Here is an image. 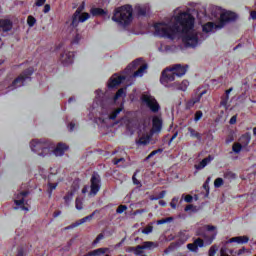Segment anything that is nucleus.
<instances>
[{
	"mask_svg": "<svg viewBox=\"0 0 256 256\" xmlns=\"http://www.w3.org/2000/svg\"><path fill=\"white\" fill-rule=\"evenodd\" d=\"M233 255V251L227 249L226 247L221 248L220 256H230Z\"/></svg>",
	"mask_w": 256,
	"mask_h": 256,
	"instance_id": "obj_32",
	"label": "nucleus"
},
{
	"mask_svg": "<svg viewBox=\"0 0 256 256\" xmlns=\"http://www.w3.org/2000/svg\"><path fill=\"white\" fill-rule=\"evenodd\" d=\"M132 121L129 118V114H127L126 116H124L121 120H120V125H123L124 127H126L127 129H131V125H132Z\"/></svg>",
	"mask_w": 256,
	"mask_h": 256,
	"instance_id": "obj_24",
	"label": "nucleus"
},
{
	"mask_svg": "<svg viewBox=\"0 0 256 256\" xmlns=\"http://www.w3.org/2000/svg\"><path fill=\"white\" fill-rule=\"evenodd\" d=\"M154 155H157V151L151 152V153L147 156V159H151V157H153Z\"/></svg>",
	"mask_w": 256,
	"mask_h": 256,
	"instance_id": "obj_55",
	"label": "nucleus"
},
{
	"mask_svg": "<svg viewBox=\"0 0 256 256\" xmlns=\"http://www.w3.org/2000/svg\"><path fill=\"white\" fill-rule=\"evenodd\" d=\"M237 123V116H233L231 119H230V125H235Z\"/></svg>",
	"mask_w": 256,
	"mask_h": 256,
	"instance_id": "obj_47",
	"label": "nucleus"
},
{
	"mask_svg": "<svg viewBox=\"0 0 256 256\" xmlns=\"http://www.w3.org/2000/svg\"><path fill=\"white\" fill-rule=\"evenodd\" d=\"M33 75V68H29L22 75L16 78L10 86H8V91H13V89H17V87H21L25 85V81L29 79Z\"/></svg>",
	"mask_w": 256,
	"mask_h": 256,
	"instance_id": "obj_13",
	"label": "nucleus"
},
{
	"mask_svg": "<svg viewBox=\"0 0 256 256\" xmlns=\"http://www.w3.org/2000/svg\"><path fill=\"white\" fill-rule=\"evenodd\" d=\"M187 69L189 66L176 64L170 68L165 69L162 72V77L160 79L162 85L167 86V83H171L175 79V77H183L187 73Z\"/></svg>",
	"mask_w": 256,
	"mask_h": 256,
	"instance_id": "obj_8",
	"label": "nucleus"
},
{
	"mask_svg": "<svg viewBox=\"0 0 256 256\" xmlns=\"http://www.w3.org/2000/svg\"><path fill=\"white\" fill-rule=\"evenodd\" d=\"M159 205H161L162 207H165V205H167V203L163 200H160Z\"/></svg>",
	"mask_w": 256,
	"mask_h": 256,
	"instance_id": "obj_58",
	"label": "nucleus"
},
{
	"mask_svg": "<svg viewBox=\"0 0 256 256\" xmlns=\"http://www.w3.org/2000/svg\"><path fill=\"white\" fill-rule=\"evenodd\" d=\"M187 87H189V81L183 80L178 86V89H180V91H187Z\"/></svg>",
	"mask_w": 256,
	"mask_h": 256,
	"instance_id": "obj_33",
	"label": "nucleus"
},
{
	"mask_svg": "<svg viewBox=\"0 0 256 256\" xmlns=\"http://www.w3.org/2000/svg\"><path fill=\"white\" fill-rule=\"evenodd\" d=\"M184 201H185L186 203H191V201H193V196H191V195H186V196L184 197Z\"/></svg>",
	"mask_w": 256,
	"mask_h": 256,
	"instance_id": "obj_44",
	"label": "nucleus"
},
{
	"mask_svg": "<svg viewBox=\"0 0 256 256\" xmlns=\"http://www.w3.org/2000/svg\"><path fill=\"white\" fill-rule=\"evenodd\" d=\"M249 143H251V134L246 133L232 145V151L234 153H241L243 149H247Z\"/></svg>",
	"mask_w": 256,
	"mask_h": 256,
	"instance_id": "obj_12",
	"label": "nucleus"
},
{
	"mask_svg": "<svg viewBox=\"0 0 256 256\" xmlns=\"http://www.w3.org/2000/svg\"><path fill=\"white\" fill-rule=\"evenodd\" d=\"M231 91H233L232 88L226 90V99H229V93H231Z\"/></svg>",
	"mask_w": 256,
	"mask_h": 256,
	"instance_id": "obj_56",
	"label": "nucleus"
},
{
	"mask_svg": "<svg viewBox=\"0 0 256 256\" xmlns=\"http://www.w3.org/2000/svg\"><path fill=\"white\" fill-rule=\"evenodd\" d=\"M145 73H147V63H145L144 59L138 58L127 66V68L125 69V76H119V74H114L108 82V87L109 89H113L121 85V83H123V80L127 79L128 76L143 77Z\"/></svg>",
	"mask_w": 256,
	"mask_h": 256,
	"instance_id": "obj_5",
	"label": "nucleus"
},
{
	"mask_svg": "<svg viewBox=\"0 0 256 256\" xmlns=\"http://www.w3.org/2000/svg\"><path fill=\"white\" fill-rule=\"evenodd\" d=\"M90 13L94 17H97V15H107V11L101 8H91Z\"/></svg>",
	"mask_w": 256,
	"mask_h": 256,
	"instance_id": "obj_26",
	"label": "nucleus"
},
{
	"mask_svg": "<svg viewBox=\"0 0 256 256\" xmlns=\"http://www.w3.org/2000/svg\"><path fill=\"white\" fill-rule=\"evenodd\" d=\"M211 161H213V156H208L204 158L198 165H196L195 168L198 170L205 169V167H207Z\"/></svg>",
	"mask_w": 256,
	"mask_h": 256,
	"instance_id": "obj_23",
	"label": "nucleus"
},
{
	"mask_svg": "<svg viewBox=\"0 0 256 256\" xmlns=\"http://www.w3.org/2000/svg\"><path fill=\"white\" fill-rule=\"evenodd\" d=\"M217 254L216 246H212L209 250L208 256H215Z\"/></svg>",
	"mask_w": 256,
	"mask_h": 256,
	"instance_id": "obj_40",
	"label": "nucleus"
},
{
	"mask_svg": "<svg viewBox=\"0 0 256 256\" xmlns=\"http://www.w3.org/2000/svg\"><path fill=\"white\" fill-rule=\"evenodd\" d=\"M159 51H167V46H161V47H159Z\"/></svg>",
	"mask_w": 256,
	"mask_h": 256,
	"instance_id": "obj_59",
	"label": "nucleus"
},
{
	"mask_svg": "<svg viewBox=\"0 0 256 256\" xmlns=\"http://www.w3.org/2000/svg\"><path fill=\"white\" fill-rule=\"evenodd\" d=\"M204 92L200 93L199 95L191 98L187 103H186V107L187 109H191L192 107H195V105H197V103H199V101H201V96L203 95Z\"/></svg>",
	"mask_w": 256,
	"mask_h": 256,
	"instance_id": "obj_21",
	"label": "nucleus"
},
{
	"mask_svg": "<svg viewBox=\"0 0 256 256\" xmlns=\"http://www.w3.org/2000/svg\"><path fill=\"white\" fill-rule=\"evenodd\" d=\"M112 21L120 27H129V24L133 23V6L126 4L117 7L113 12Z\"/></svg>",
	"mask_w": 256,
	"mask_h": 256,
	"instance_id": "obj_7",
	"label": "nucleus"
},
{
	"mask_svg": "<svg viewBox=\"0 0 256 256\" xmlns=\"http://www.w3.org/2000/svg\"><path fill=\"white\" fill-rule=\"evenodd\" d=\"M75 59V54L71 51L65 50L63 53H61L59 61L64 65V67H67L69 65H72L73 60Z\"/></svg>",
	"mask_w": 256,
	"mask_h": 256,
	"instance_id": "obj_16",
	"label": "nucleus"
},
{
	"mask_svg": "<svg viewBox=\"0 0 256 256\" xmlns=\"http://www.w3.org/2000/svg\"><path fill=\"white\" fill-rule=\"evenodd\" d=\"M0 27L4 31H9V29H11V21L10 20H0Z\"/></svg>",
	"mask_w": 256,
	"mask_h": 256,
	"instance_id": "obj_29",
	"label": "nucleus"
},
{
	"mask_svg": "<svg viewBox=\"0 0 256 256\" xmlns=\"http://www.w3.org/2000/svg\"><path fill=\"white\" fill-rule=\"evenodd\" d=\"M49 11H51V6H49V4H46L44 6V13H49Z\"/></svg>",
	"mask_w": 256,
	"mask_h": 256,
	"instance_id": "obj_50",
	"label": "nucleus"
},
{
	"mask_svg": "<svg viewBox=\"0 0 256 256\" xmlns=\"http://www.w3.org/2000/svg\"><path fill=\"white\" fill-rule=\"evenodd\" d=\"M198 235H201L203 239L198 238L194 241V243L188 244L187 247L189 251L196 252L199 247L211 245L217 236V228L211 225L204 226L203 232H198Z\"/></svg>",
	"mask_w": 256,
	"mask_h": 256,
	"instance_id": "obj_6",
	"label": "nucleus"
},
{
	"mask_svg": "<svg viewBox=\"0 0 256 256\" xmlns=\"http://www.w3.org/2000/svg\"><path fill=\"white\" fill-rule=\"evenodd\" d=\"M140 101L142 105L150 108V110H152L154 113H157V111H159V103H157V100L151 94L143 93Z\"/></svg>",
	"mask_w": 256,
	"mask_h": 256,
	"instance_id": "obj_11",
	"label": "nucleus"
},
{
	"mask_svg": "<svg viewBox=\"0 0 256 256\" xmlns=\"http://www.w3.org/2000/svg\"><path fill=\"white\" fill-rule=\"evenodd\" d=\"M59 167L54 166L50 168V174L48 175V192L51 194L54 189H57V185L61 179L59 178Z\"/></svg>",
	"mask_w": 256,
	"mask_h": 256,
	"instance_id": "obj_10",
	"label": "nucleus"
},
{
	"mask_svg": "<svg viewBox=\"0 0 256 256\" xmlns=\"http://www.w3.org/2000/svg\"><path fill=\"white\" fill-rule=\"evenodd\" d=\"M89 17H91V15H89V13L84 12V13H80L77 16V23H85V21H87L89 19Z\"/></svg>",
	"mask_w": 256,
	"mask_h": 256,
	"instance_id": "obj_27",
	"label": "nucleus"
},
{
	"mask_svg": "<svg viewBox=\"0 0 256 256\" xmlns=\"http://www.w3.org/2000/svg\"><path fill=\"white\" fill-rule=\"evenodd\" d=\"M25 197H27V192H19L15 198L14 203L16 205L15 209H22V211H29V208L25 207Z\"/></svg>",
	"mask_w": 256,
	"mask_h": 256,
	"instance_id": "obj_15",
	"label": "nucleus"
},
{
	"mask_svg": "<svg viewBox=\"0 0 256 256\" xmlns=\"http://www.w3.org/2000/svg\"><path fill=\"white\" fill-rule=\"evenodd\" d=\"M76 209L78 210L83 209V202L79 198L76 199Z\"/></svg>",
	"mask_w": 256,
	"mask_h": 256,
	"instance_id": "obj_42",
	"label": "nucleus"
},
{
	"mask_svg": "<svg viewBox=\"0 0 256 256\" xmlns=\"http://www.w3.org/2000/svg\"><path fill=\"white\" fill-rule=\"evenodd\" d=\"M116 211H117V213H123V212L127 211V206L121 205V206H119V207L117 208Z\"/></svg>",
	"mask_w": 256,
	"mask_h": 256,
	"instance_id": "obj_43",
	"label": "nucleus"
},
{
	"mask_svg": "<svg viewBox=\"0 0 256 256\" xmlns=\"http://www.w3.org/2000/svg\"><path fill=\"white\" fill-rule=\"evenodd\" d=\"M177 203H179V197H174L170 202V207H172V209H177Z\"/></svg>",
	"mask_w": 256,
	"mask_h": 256,
	"instance_id": "obj_36",
	"label": "nucleus"
},
{
	"mask_svg": "<svg viewBox=\"0 0 256 256\" xmlns=\"http://www.w3.org/2000/svg\"><path fill=\"white\" fill-rule=\"evenodd\" d=\"M169 221H173V218L169 217V218L158 220L157 225H163L165 223H169Z\"/></svg>",
	"mask_w": 256,
	"mask_h": 256,
	"instance_id": "obj_39",
	"label": "nucleus"
},
{
	"mask_svg": "<svg viewBox=\"0 0 256 256\" xmlns=\"http://www.w3.org/2000/svg\"><path fill=\"white\" fill-rule=\"evenodd\" d=\"M91 219H93V215L86 216V217L80 219L79 221H77L75 223L74 227H79V225H83V223H87V221H91Z\"/></svg>",
	"mask_w": 256,
	"mask_h": 256,
	"instance_id": "obj_30",
	"label": "nucleus"
},
{
	"mask_svg": "<svg viewBox=\"0 0 256 256\" xmlns=\"http://www.w3.org/2000/svg\"><path fill=\"white\" fill-rule=\"evenodd\" d=\"M203 118V112L201 110L196 111L194 115V121L197 123V121H201Z\"/></svg>",
	"mask_w": 256,
	"mask_h": 256,
	"instance_id": "obj_34",
	"label": "nucleus"
},
{
	"mask_svg": "<svg viewBox=\"0 0 256 256\" xmlns=\"http://www.w3.org/2000/svg\"><path fill=\"white\" fill-rule=\"evenodd\" d=\"M83 9H85V2H83L82 5L79 6L76 12L74 13L71 23L72 27H77V17H79V14L83 11Z\"/></svg>",
	"mask_w": 256,
	"mask_h": 256,
	"instance_id": "obj_22",
	"label": "nucleus"
},
{
	"mask_svg": "<svg viewBox=\"0 0 256 256\" xmlns=\"http://www.w3.org/2000/svg\"><path fill=\"white\" fill-rule=\"evenodd\" d=\"M163 127V120L160 116H154L152 118V125L150 119H144L140 121L138 126V140L137 145L144 146L149 145L153 133H161Z\"/></svg>",
	"mask_w": 256,
	"mask_h": 256,
	"instance_id": "obj_4",
	"label": "nucleus"
},
{
	"mask_svg": "<svg viewBox=\"0 0 256 256\" xmlns=\"http://www.w3.org/2000/svg\"><path fill=\"white\" fill-rule=\"evenodd\" d=\"M149 9H151L149 4H138L135 6V11L138 13V15H145Z\"/></svg>",
	"mask_w": 256,
	"mask_h": 256,
	"instance_id": "obj_20",
	"label": "nucleus"
},
{
	"mask_svg": "<svg viewBox=\"0 0 256 256\" xmlns=\"http://www.w3.org/2000/svg\"><path fill=\"white\" fill-rule=\"evenodd\" d=\"M77 189H79V186H73L72 190L64 197L66 203H69L73 199V195H75Z\"/></svg>",
	"mask_w": 256,
	"mask_h": 256,
	"instance_id": "obj_28",
	"label": "nucleus"
},
{
	"mask_svg": "<svg viewBox=\"0 0 256 256\" xmlns=\"http://www.w3.org/2000/svg\"><path fill=\"white\" fill-rule=\"evenodd\" d=\"M125 88H121L113 99H106L103 91H96V100L92 107L90 119L95 118V107L100 105V113L106 115V119H117L121 111L125 109Z\"/></svg>",
	"mask_w": 256,
	"mask_h": 256,
	"instance_id": "obj_2",
	"label": "nucleus"
},
{
	"mask_svg": "<svg viewBox=\"0 0 256 256\" xmlns=\"http://www.w3.org/2000/svg\"><path fill=\"white\" fill-rule=\"evenodd\" d=\"M250 17H251L254 21H256V11H251V12H250Z\"/></svg>",
	"mask_w": 256,
	"mask_h": 256,
	"instance_id": "obj_52",
	"label": "nucleus"
},
{
	"mask_svg": "<svg viewBox=\"0 0 256 256\" xmlns=\"http://www.w3.org/2000/svg\"><path fill=\"white\" fill-rule=\"evenodd\" d=\"M27 23H28L29 27H33L35 25V23H37V20L33 16H28Z\"/></svg>",
	"mask_w": 256,
	"mask_h": 256,
	"instance_id": "obj_35",
	"label": "nucleus"
},
{
	"mask_svg": "<svg viewBox=\"0 0 256 256\" xmlns=\"http://www.w3.org/2000/svg\"><path fill=\"white\" fill-rule=\"evenodd\" d=\"M123 161H125V159H123V158L115 159L114 160V165H119Z\"/></svg>",
	"mask_w": 256,
	"mask_h": 256,
	"instance_id": "obj_51",
	"label": "nucleus"
},
{
	"mask_svg": "<svg viewBox=\"0 0 256 256\" xmlns=\"http://www.w3.org/2000/svg\"><path fill=\"white\" fill-rule=\"evenodd\" d=\"M48 149H50V153L53 152L56 157H61L69 149V146L65 143H58L56 147H53L48 144Z\"/></svg>",
	"mask_w": 256,
	"mask_h": 256,
	"instance_id": "obj_17",
	"label": "nucleus"
},
{
	"mask_svg": "<svg viewBox=\"0 0 256 256\" xmlns=\"http://www.w3.org/2000/svg\"><path fill=\"white\" fill-rule=\"evenodd\" d=\"M153 35L162 39H179L186 47H197L203 40L201 35L195 30V17L193 10L185 7L176 8L173 14L152 25Z\"/></svg>",
	"mask_w": 256,
	"mask_h": 256,
	"instance_id": "obj_1",
	"label": "nucleus"
},
{
	"mask_svg": "<svg viewBox=\"0 0 256 256\" xmlns=\"http://www.w3.org/2000/svg\"><path fill=\"white\" fill-rule=\"evenodd\" d=\"M68 127H69L70 131H73V129H74V127H75V124L70 123Z\"/></svg>",
	"mask_w": 256,
	"mask_h": 256,
	"instance_id": "obj_60",
	"label": "nucleus"
},
{
	"mask_svg": "<svg viewBox=\"0 0 256 256\" xmlns=\"http://www.w3.org/2000/svg\"><path fill=\"white\" fill-rule=\"evenodd\" d=\"M133 183L134 185H139V180L135 178V175L133 176Z\"/></svg>",
	"mask_w": 256,
	"mask_h": 256,
	"instance_id": "obj_57",
	"label": "nucleus"
},
{
	"mask_svg": "<svg viewBox=\"0 0 256 256\" xmlns=\"http://www.w3.org/2000/svg\"><path fill=\"white\" fill-rule=\"evenodd\" d=\"M101 178L99 175L94 174L91 178V191L90 195H95L96 193H99V189H101Z\"/></svg>",
	"mask_w": 256,
	"mask_h": 256,
	"instance_id": "obj_18",
	"label": "nucleus"
},
{
	"mask_svg": "<svg viewBox=\"0 0 256 256\" xmlns=\"http://www.w3.org/2000/svg\"><path fill=\"white\" fill-rule=\"evenodd\" d=\"M152 232H153V226L151 225L147 226L142 230V233H144L145 235H149V233H152Z\"/></svg>",
	"mask_w": 256,
	"mask_h": 256,
	"instance_id": "obj_38",
	"label": "nucleus"
},
{
	"mask_svg": "<svg viewBox=\"0 0 256 256\" xmlns=\"http://www.w3.org/2000/svg\"><path fill=\"white\" fill-rule=\"evenodd\" d=\"M188 133L190 134V137H194V139H201V134L193 128H188Z\"/></svg>",
	"mask_w": 256,
	"mask_h": 256,
	"instance_id": "obj_31",
	"label": "nucleus"
},
{
	"mask_svg": "<svg viewBox=\"0 0 256 256\" xmlns=\"http://www.w3.org/2000/svg\"><path fill=\"white\" fill-rule=\"evenodd\" d=\"M187 239H189V235H187L186 232H181L180 233V241H181V243H185V241H187Z\"/></svg>",
	"mask_w": 256,
	"mask_h": 256,
	"instance_id": "obj_37",
	"label": "nucleus"
},
{
	"mask_svg": "<svg viewBox=\"0 0 256 256\" xmlns=\"http://www.w3.org/2000/svg\"><path fill=\"white\" fill-rule=\"evenodd\" d=\"M165 197V191H162L157 198H152V199H163Z\"/></svg>",
	"mask_w": 256,
	"mask_h": 256,
	"instance_id": "obj_53",
	"label": "nucleus"
},
{
	"mask_svg": "<svg viewBox=\"0 0 256 256\" xmlns=\"http://www.w3.org/2000/svg\"><path fill=\"white\" fill-rule=\"evenodd\" d=\"M30 149L33 153H36L40 157H45L51 153L49 144H45L39 140H32L30 142Z\"/></svg>",
	"mask_w": 256,
	"mask_h": 256,
	"instance_id": "obj_9",
	"label": "nucleus"
},
{
	"mask_svg": "<svg viewBox=\"0 0 256 256\" xmlns=\"http://www.w3.org/2000/svg\"><path fill=\"white\" fill-rule=\"evenodd\" d=\"M105 253H107V248H99L89 252L86 256H100L105 255Z\"/></svg>",
	"mask_w": 256,
	"mask_h": 256,
	"instance_id": "obj_25",
	"label": "nucleus"
},
{
	"mask_svg": "<svg viewBox=\"0 0 256 256\" xmlns=\"http://www.w3.org/2000/svg\"><path fill=\"white\" fill-rule=\"evenodd\" d=\"M45 1H46V0H37V1H36V6H37V7H42V5H45Z\"/></svg>",
	"mask_w": 256,
	"mask_h": 256,
	"instance_id": "obj_45",
	"label": "nucleus"
},
{
	"mask_svg": "<svg viewBox=\"0 0 256 256\" xmlns=\"http://www.w3.org/2000/svg\"><path fill=\"white\" fill-rule=\"evenodd\" d=\"M226 243H238V245H243V243H249V237L247 236H237L230 238Z\"/></svg>",
	"mask_w": 256,
	"mask_h": 256,
	"instance_id": "obj_19",
	"label": "nucleus"
},
{
	"mask_svg": "<svg viewBox=\"0 0 256 256\" xmlns=\"http://www.w3.org/2000/svg\"><path fill=\"white\" fill-rule=\"evenodd\" d=\"M17 256H23V252H19Z\"/></svg>",
	"mask_w": 256,
	"mask_h": 256,
	"instance_id": "obj_64",
	"label": "nucleus"
},
{
	"mask_svg": "<svg viewBox=\"0 0 256 256\" xmlns=\"http://www.w3.org/2000/svg\"><path fill=\"white\" fill-rule=\"evenodd\" d=\"M253 135H256V127L253 129Z\"/></svg>",
	"mask_w": 256,
	"mask_h": 256,
	"instance_id": "obj_63",
	"label": "nucleus"
},
{
	"mask_svg": "<svg viewBox=\"0 0 256 256\" xmlns=\"http://www.w3.org/2000/svg\"><path fill=\"white\" fill-rule=\"evenodd\" d=\"M185 211H193V205L189 204L185 207Z\"/></svg>",
	"mask_w": 256,
	"mask_h": 256,
	"instance_id": "obj_54",
	"label": "nucleus"
},
{
	"mask_svg": "<svg viewBox=\"0 0 256 256\" xmlns=\"http://www.w3.org/2000/svg\"><path fill=\"white\" fill-rule=\"evenodd\" d=\"M100 239H103V236H98L96 241H99Z\"/></svg>",
	"mask_w": 256,
	"mask_h": 256,
	"instance_id": "obj_62",
	"label": "nucleus"
},
{
	"mask_svg": "<svg viewBox=\"0 0 256 256\" xmlns=\"http://www.w3.org/2000/svg\"><path fill=\"white\" fill-rule=\"evenodd\" d=\"M40 175L45 177V175H47V170H45V168H40Z\"/></svg>",
	"mask_w": 256,
	"mask_h": 256,
	"instance_id": "obj_49",
	"label": "nucleus"
},
{
	"mask_svg": "<svg viewBox=\"0 0 256 256\" xmlns=\"http://www.w3.org/2000/svg\"><path fill=\"white\" fill-rule=\"evenodd\" d=\"M208 22L202 24L203 33H215V31H219V29H223L225 27V23H229V21H235L237 19V13L233 11H229L223 9L219 6H213L210 9V15L207 16L203 13H198V19L203 21L201 18Z\"/></svg>",
	"mask_w": 256,
	"mask_h": 256,
	"instance_id": "obj_3",
	"label": "nucleus"
},
{
	"mask_svg": "<svg viewBox=\"0 0 256 256\" xmlns=\"http://www.w3.org/2000/svg\"><path fill=\"white\" fill-rule=\"evenodd\" d=\"M87 192V187H84L83 189H82V193H86Z\"/></svg>",
	"mask_w": 256,
	"mask_h": 256,
	"instance_id": "obj_61",
	"label": "nucleus"
},
{
	"mask_svg": "<svg viewBox=\"0 0 256 256\" xmlns=\"http://www.w3.org/2000/svg\"><path fill=\"white\" fill-rule=\"evenodd\" d=\"M221 185H223V178H217L214 181V187H221Z\"/></svg>",
	"mask_w": 256,
	"mask_h": 256,
	"instance_id": "obj_41",
	"label": "nucleus"
},
{
	"mask_svg": "<svg viewBox=\"0 0 256 256\" xmlns=\"http://www.w3.org/2000/svg\"><path fill=\"white\" fill-rule=\"evenodd\" d=\"M243 253H249V250L242 248L238 251L237 255H243Z\"/></svg>",
	"mask_w": 256,
	"mask_h": 256,
	"instance_id": "obj_46",
	"label": "nucleus"
},
{
	"mask_svg": "<svg viewBox=\"0 0 256 256\" xmlns=\"http://www.w3.org/2000/svg\"><path fill=\"white\" fill-rule=\"evenodd\" d=\"M156 247H158V244L155 242H144L136 248H128V252L131 253L133 251L135 255H143V249H155Z\"/></svg>",
	"mask_w": 256,
	"mask_h": 256,
	"instance_id": "obj_14",
	"label": "nucleus"
},
{
	"mask_svg": "<svg viewBox=\"0 0 256 256\" xmlns=\"http://www.w3.org/2000/svg\"><path fill=\"white\" fill-rule=\"evenodd\" d=\"M79 41H81V35H76L75 38L73 39V43H78Z\"/></svg>",
	"mask_w": 256,
	"mask_h": 256,
	"instance_id": "obj_48",
	"label": "nucleus"
}]
</instances>
